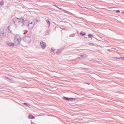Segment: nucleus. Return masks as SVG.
I'll return each mask as SVG.
<instances>
[{
    "label": "nucleus",
    "mask_w": 124,
    "mask_h": 124,
    "mask_svg": "<svg viewBox=\"0 0 124 124\" xmlns=\"http://www.w3.org/2000/svg\"><path fill=\"white\" fill-rule=\"evenodd\" d=\"M15 24H16V22L19 23H22V26H26L29 23V22L27 20H24L23 18H15L14 19Z\"/></svg>",
    "instance_id": "f257e3e1"
},
{
    "label": "nucleus",
    "mask_w": 124,
    "mask_h": 124,
    "mask_svg": "<svg viewBox=\"0 0 124 124\" xmlns=\"http://www.w3.org/2000/svg\"><path fill=\"white\" fill-rule=\"evenodd\" d=\"M35 24V22H31L28 24V27L29 29H32V28H33V27H34Z\"/></svg>",
    "instance_id": "f03ea898"
},
{
    "label": "nucleus",
    "mask_w": 124,
    "mask_h": 124,
    "mask_svg": "<svg viewBox=\"0 0 124 124\" xmlns=\"http://www.w3.org/2000/svg\"><path fill=\"white\" fill-rule=\"evenodd\" d=\"M14 40L15 42H17V41H21V38L20 37V36H19V35H16L15 36Z\"/></svg>",
    "instance_id": "7ed1b4c3"
},
{
    "label": "nucleus",
    "mask_w": 124,
    "mask_h": 124,
    "mask_svg": "<svg viewBox=\"0 0 124 124\" xmlns=\"http://www.w3.org/2000/svg\"><path fill=\"white\" fill-rule=\"evenodd\" d=\"M25 42L30 43L31 42V38L30 37H26L24 39Z\"/></svg>",
    "instance_id": "20e7f679"
},
{
    "label": "nucleus",
    "mask_w": 124,
    "mask_h": 124,
    "mask_svg": "<svg viewBox=\"0 0 124 124\" xmlns=\"http://www.w3.org/2000/svg\"><path fill=\"white\" fill-rule=\"evenodd\" d=\"M40 45L41 46V47L42 49L45 48V47H46V44L44 42H42L40 43Z\"/></svg>",
    "instance_id": "39448f33"
},
{
    "label": "nucleus",
    "mask_w": 124,
    "mask_h": 124,
    "mask_svg": "<svg viewBox=\"0 0 124 124\" xmlns=\"http://www.w3.org/2000/svg\"><path fill=\"white\" fill-rule=\"evenodd\" d=\"M63 99H64L65 100H68L69 101V100H73V98H68L66 97H64Z\"/></svg>",
    "instance_id": "423d86ee"
},
{
    "label": "nucleus",
    "mask_w": 124,
    "mask_h": 124,
    "mask_svg": "<svg viewBox=\"0 0 124 124\" xmlns=\"http://www.w3.org/2000/svg\"><path fill=\"white\" fill-rule=\"evenodd\" d=\"M7 45H8L9 46H14V45H15V44L13 43L8 42Z\"/></svg>",
    "instance_id": "0eeeda50"
},
{
    "label": "nucleus",
    "mask_w": 124,
    "mask_h": 124,
    "mask_svg": "<svg viewBox=\"0 0 124 124\" xmlns=\"http://www.w3.org/2000/svg\"><path fill=\"white\" fill-rule=\"evenodd\" d=\"M34 116L31 115V114H30L28 116V119L32 120V119H34Z\"/></svg>",
    "instance_id": "6e6552de"
},
{
    "label": "nucleus",
    "mask_w": 124,
    "mask_h": 124,
    "mask_svg": "<svg viewBox=\"0 0 124 124\" xmlns=\"http://www.w3.org/2000/svg\"><path fill=\"white\" fill-rule=\"evenodd\" d=\"M80 34L82 36H85L86 35V34L85 33H83V32H80Z\"/></svg>",
    "instance_id": "1a4fd4ad"
},
{
    "label": "nucleus",
    "mask_w": 124,
    "mask_h": 124,
    "mask_svg": "<svg viewBox=\"0 0 124 124\" xmlns=\"http://www.w3.org/2000/svg\"><path fill=\"white\" fill-rule=\"evenodd\" d=\"M46 22H47V24H48V27H50V25L51 24V23L50 22V21L46 20Z\"/></svg>",
    "instance_id": "9d476101"
},
{
    "label": "nucleus",
    "mask_w": 124,
    "mask_h": 124,
    "mask_svg": "<svg viewBox=\"0 0 124 124\" xmlns=\"http://www.w3.org/2000/svg\"><path fill=\"white\" fill-rule=\"evenodd\" d=\"M93 34H88V37H90V38H92V37H93Z\"/></svg>",
    "instance_id": "9b49d317"
},
{
    "label": "nucleus",
    "mask_w": 124,
    "mask_h": 124,
    "mask_svg": "<svg viewBox=\"0 0 124 124\" xmlns=\"http://www.w3.org/2000/svg\"><path fill=\"white\" fill-rule=\"evenodd\" d=\"M24 105H27L28 107H30V105L29 104L24 103Z\"/></svg>",
    "instance_id": "f8f14e48"
},
{
    "label": "nucleus",
    "mask_w": 124,
    "mask_h": 124,
    "mask_svg": "<svg viewBox=\"0 0 124 124\" xmlns=\"http://www.w3.org/2000/svg\"><path fill=\"white\" fill-rule=\"evenodd\" d=\"M3 0H1L0 2V4H1V5H2V4H3Z\"/></svg>",
    "instance_id": "ddd939ff"
},
{
    "label": "nucleus",
    "mask_w": 124,
    "mask_h": 124,
    "mask_svg": "<svg viewBox=\"0 0 124 124\" xmlns=\"http://www.w3.org/2000/svg\"><path fill=\"white\" fill-rule=\"evenodd\" d=\"M55 51V48H51V52H54Z\"/></svg>",
    "instance_id": "4468645a"
},
{
    "label": "nucleus",
    "mask_w": 124,
    "mask_h": 124,
    "mask_svg": "<svg viewBox=\"0 0 124 124\" xmlns=\"http://www.w3.org/2000/svg\"><path fill=\"white\" fill-rule=\"evenodd\" d=\"M116 12H117V13H120V12H121V11H120V10H116Z\"/></svg>",
    "instance_id": "2eb2a0df"
},
{
    "label": "nucleus",
    "mask_w": 124,
    "mask_h": 124,
    "mask_svg": "<svg viewBox=\"0 0 124 124\" xmlns=\"http://www.w3.org/2000/svg\"><path fill=\"white\" fill-rule=\"evenodd\" d=\"M123 14H124V11L122 12Z\"/></svg>",
    "instance_id": "dca6fc26"
},
{
    "label": "nucleus",
    "mask_w": 124,
    "mask_h": 124,
    "mask_svg": "<svg viewBox=\"0 0 124 124\" xmlns=\"http://www.w3.org/2000/svg\"><path fill=\"white\" fill-rule=\"evenodd\" d=\"M58 8H59V9H62L61 8H59V7H58Z\"/></svg>",
    "instance_id": "f3484780"
}]
</instances>
